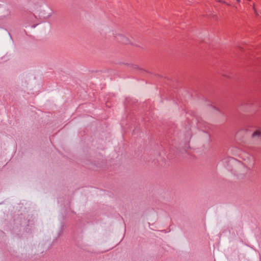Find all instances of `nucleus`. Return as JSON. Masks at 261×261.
Wrapping results in <instances>:
<instances>
[{"instance_id": "5", "label": "nucleus", "mask_w": 261, "mask_h": 261, "mask_svg": "<svg viewBox=\"0 0 261 261\" xmlns=\"http://www.w3.org/2000/svg\"><path fill=\"white\" fill-rule=\"evenodd\" d=\"M253 9L254 10V9H255L254 5H253Z\"/></svg>"}, {"instance_id": "1", "label": "nucleus", "mask_w": 261, "mask_h": 261, "mask_svg": "<svg viewBox=\"0 0 261 261\" xmlns=\"http://www.w3.org/2000/svg\"><path fill=\"white\" fill-rule=\"evenodd\" d=\"M224 163L227 164L228 169L230 170H235L238 168H244L247 172L248 169L245 167L240 161L233 158L229 157L223 160Z\"/></svg>"}, {"instance_id": "4", "label": "nucleus", "mask_w": 261, "mask_h": 261, "mask_svg": "<svg viewBox=\"0 0 261 261\" xmlns=\"http://www.w3.org/2000/svg\"><path fill=\"white\" fill-rule=\"evenodd\" d=\"M254 13L256 15L258 16L259 14H258V13L256 11V9H254Z\"/></svg>"}, {"instance_id": "2", "label": "nucleus", "mask_w": 261, "mask_h": 261, "mask_svg": "<svg viewBox=\"0 0 261 261\" xmlns=\"http://www.w3.org/2000/svg\"><path fill=\"white\" fill-rule=\"evenodd\" d=\"M251 138L256 144H261V127H258L252 133Z\"/></svg>"}, {"instance_id": "3", "label": "nucleus", "mask_w": 261, "mask_h": 261, "mask_svg": "<svg viewBox=\"0 0 261 261\" xmlns=\"http://www.w3.org/2000/svg\"><path fill=\"white\" fill-rule=\"evenodd\" d=\"M113 35L114 39L119 42L124 44H128L130 43V41L129 38L121 34L117 33L116 32L113 31Z\"/></svg>"}, {"instance_id": "6", "label": "nucleus", "mask_w": 261, "mask_h": 261, "mask_svg": "<svg viewBox=\"0 0 261 261\" xmlns=\"http://www.w3.org/2000/svg\"><path fill=\"white\" fill-rule=\"evenodd\" d=\"M260 14H261V11H260Z\"/></svg>"}]
</instances>
